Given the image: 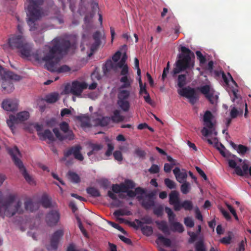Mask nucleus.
Listing matches in <instances>:
<instances>
[{
  "label": "nucleus",
  "instance_id": "f257e3e1",
  "mask_svg": "<svg viewBox=\"0 0 251 251\" xmlns=\"http://www.w3.org/2000/svg\"><path fill=\"white\" fill-rule=\"evenodd\" d=\"M51 47L45 60V66L48 70L57 73L68 72L70 70L67 65L60 66V60L63 55L70 50L75 48L71 45L68 37H58L51 42Z\"/></svg>",
  "mask_w": 251,
  "mask_h": 251
},
{
  "label": "nucleus",
  "instance_id": "f03ea898",
  "mask_svg": "<svg viewBox=\"0 0 251 251\" xmlns=\"http://www.w3.org/2000/svg\"><path fill=\"white\" fill-rule=\"evenodd\" d=\"M39 207L38 203L27 199L23 204L22 199L16 194H9L6 196L5 201L0 207V215L12 217L16 214H21L25 211L32 212Z\"/></svg>",
  "mask_w": 251,
  "mask_h": 251
},
{
  "label": "nucleus",
  "instance_id": "7ed1b4c3",
  "mask_svg": "<svg viewBox=\"0 0 251 251\" xmlns=\"http://www.w3.org/2000/svg\"><path fill=\"white\" fill-rule=\"evenodd\" d=\"M134 187L133 181L130 180H126L124 183L120 184H114L112 186V191L108 192V197L113 200L111 204L114 207H120L122 205V202L117 199V194H118L120 198H133L137 196L139 198L138 194L142 195L144 191L140 188H136L134 191L130 190V189Z\"/></svg>",
  "mask_w": 251,
  "mask_h": 251
},
{
  "label": "nucleus",
  "instance_id": "20e7f679",
  "mask_svg": "<svg viewBox=\"0 0 251 251\" xmlns=\"http://www.w3.org/2000/svg\"><path fill=\"white\" fill-rule=\"evenodd\" d=\"M43 2V0H26L25 6L26 11L27 23L30 31L37 28L36 21L45 15L40 7Z\"/></svg>",
  "mask_w": 251,
  "mask_h": 251
},
{
  "label": "nucleus",
  "instance_id": "39448f33",
  "mask_svg": "<svg viewBox=\"0 0 251 251\" xmlns=\"http://www.w3.org/2000/svg\"><path fill=\"white\" fill-rule=\"evenodd\" d=\"M179 50L181 53L178 54V59L175 64V67L171 74L174 77L175 76L186 69H191L194 66L195 55L188 48L180 46Z\"/></svg>",
  "mask_w": 251,
  "mask_h": 251
},
{
  "label": "nucleus",
  "instance_id": "423d86ee",
  "mask_svg": "<svg viewBox=\"0 0 251 251\" xmlns=\"http://www.w3.org/2000/svg\"><path fill=\"white\" fill-rule=\"evenodd\" d=\"M203 127L201 129L203 139L209 144H216L218 142L217 131L216 129V120L210 111L205 112L203 116Z\"/></svg>",
  "mask_w": 251,
  "mask_h": 251
},
{
  "label": "nucleus",
  "instance_id": "0eeeda50",
  "mask_svg": "<svg viewBox=\"0 0 251 251\" xmlns=\"http://www.w3.org/2000/svg\"><path fill=\"white\" fill-rule=\"evenodd\" d=\"M51 47L50 42L45 46L42 50L33 51L32 45L26 42L19 50L22 58L36 61L38 63H44L45 60L47 59V56Z\"/></svg>",
  "mask_w": 251,
  "mask_h": 251
},
{
  "label": "nucleus",
  "instance_id": "6e6552de",
  "mask_svg": "<svg viewBox=\"0 0 251 251\" xmlns=\"http://www.w3.org/2000/svg\"><path fill=\"white\" fill-rule=\"evenodd\" d=\"M211 145L216 147L221 154L227 158L229 167L234 169L235 173L237 175L244 176L247 174L248 166L245 163V161H243L242 159L229 153L224 146L221 144H219L218 142L217 144Z\"/></svg>",
  "mask_w": 251,
  "mask_h": 251
},
{
  "label": "nucleus",
  "instance_id": "1a4fd4ad",
  "mask_svg": "<svg viewBox=\"0 0 251 251\" xmlns=\"http://www.w3.org/2000/svg\"><path fill=\"white\" fill-rule=\"evenodd\" d=\"M20 78V76L11 72H6L0 66V81H1L2 89L4 93H9L12 92L14 90L13 81L18 80Z\"/></svg>",
  "mask_w": 251,
  "mask_h": 251
},
{
  "label": "nucleus",
  "instance_id": "9d476101",
  "mask_svg": "<svg viewBox=\"0 0 251 251\" xmlns=\"http://www.w3.org/2000/svg\"><path fill=\"white\" fill-rule=\"evenodd\" d=\"M111 120V119L109 117H102L101 115L95 113L91 119L87 116L82 118L81 119V126L83 128L92 126H107Z\"/></svg>",
  "mask_w": 251,
  "mask_h": 251
},
{
  "label": "nucleus",
  "instance_id": "9b49d317",
  "mask_svg": "<svg viewBox=\"0 0 251 251\" xmlns=\"http://www.w3.org/2000/svg\"><path fill=\"white\" fill-rule=\"evenodd\" d=\"M9 152L12 157L15 164L19 168L26 181L30 184H34L35 181L33 178L26 172L22 162L19 158L21 154L18 149L16 147H14L9 150Z\"/></svg>",
  "mask_w": 251,
  "mask_h": 251
},
{
  "label": "nucleus",
  "instance_id": "f8f14e48",
  "mask_svg": "<svg viewBox=\"0 0 251 251\" xmlns=\"http://www.w3.org/2000/svg\"><path fill=\"white\" fill-rule=\"evenodd\" d=\"M60 131L57 128H54L53 131L56 137L59 140H72L74 139L73 131L69 128V125L65 122L59 124Z\"/></svg>",
  "mask_w": 251,
  "mask_h": 251
},
{
  "label": "nucleus",
  "instance_id": "ddd939ff",
  "mask_svg": "<svg viewBox=\"0 0 251 251\" xmlns=\"http://www.w3.org/2000/svg\"><path fill=\"white\" fill-rule=\"evenodd\" d=\"M100 32H96L92 38L89 39L85 37H83L81 44V50H84L85 48L84 46L86 45L87 49H89L91 52L87 51L88 56L90 57L92 54V52L97 49V48L100 44Z\"/></svg>",
  "mask_w": 251,
  "mask_h": 251
},
{
  "label": "nucleus",
  "instance_id": "4468645a",
  "mask_svg": "<svg viewBox=\"0 0 251 251\" xmlns=\"http://www.w3.org/2000/svg\"><path fill=\"white\" fill-rule=\"evenodd\" d=\"M130 90L129 89L119 88L118 93L117 104L124 111H127L130 107L128 98L130 96Z\"/></svg>",
  "mask_w": 251,
  "mask_h": 251
},
{
  "label": "nucleus",
  "instance_id": "2eb2a0df",
  "mask_svg": "<svg viewBox=\"0 0 251 251\" xmlns=\"http://www.w3.org/2000/svg\"><path fill=\"white\" fill-rule=\"evenodd\" d=\"M87 87V84L84 82L75 81L71 84L67 85L64 89L65 93H72L77 97H81L83 90Z\"/></svg>",
  "mask_w": 251,
  "mask_h": 251
},
{
  "label": "nucleus",
  "instance_id": "dca6fc26",
  "mask_svg": "<svg viewBox=\"0 0 251 251\" xmlns=\"http://www.w3.org/2000/svg\"><path fill=\"white\" fill-rule=\"evenodd\" d=\"M29 117V113L24 111L18 113L16 116L11 115L7 120V124L13 132L15 128V125L19 123L27 120Z\"/></svg>",
  "mask_w": 251,
  "mask_h": 251
},
{
  "label": "nucleus",
  "instance_id": "f3484780",
  "mask_svg": "<svg viewBox=\"0 0 251 251\" xmlns=\"http://www.w3.org/2000/svg\"><path fill=\"white\" fill-rule=\"evenodd\" d=\"M199 89L211 103L215 104L217 102L218 94L214 90L213 87L210 83L202 86Z\"/></svg>",
  "mask_w": 251,
  "mask_h": 251
},
{
  "label": "nucleus",
  "instance_id": "a211bd4d",
  "mask_svg": "<svg viewBox=\"0 0 251 251\" xmlns=\"http://www.w3.org/2000/svg\"><path fill=\"white\" fill-rule=\"evenodd\" d=\"M232 94L233 98H232V101L234 102H236L239 104V110H237L234 105L230 106L231 109L230 111V115L232 118H236L239 114H242L243 113V107L244 104L243 102L242 99L239 97L237 92L235 90L232 91Z\"/></svg>",
  "mask_w": 251,
  "mask_h": 251
},
{
  "label": "nucleus",
  "instance_id": "6ab92c4d",
  "mask_svg": "<svg viewBox=\"0 0 251 251\" xmlns=\"http://www.w3.org/2000/svg\"><path fill=\"white\" fill-rule=\"evenodd\" d=\"M89 148L90 151L88 152L87 155L92 161L102 159V157L99 155L100 151L103 148V146L101 144H90Z\"/></svg>",
  "mask_w": 251,
  "mask_h": 251
},
{
  "label": "nucleus",
  "instance_id": "aec40b11",
  "mask_svg": "<svg viewBox=\"0 0 251 251\" xmlns=\"http://www.w3.org/2000/svg\"><path fill=\"white\" fill-rule=\"evenodd\" d=\"M25 38L22 35H14L8 39V46L12 49H20L25 43Z\"/></svg>",
  "mask_w": 251,
  "mask_h": 251
},
{
  "label": "nucleus",
  "instance_id": "412c9836",
  "mask_svg": "<svg viewBox=\"0 0 251 251\" xmlns=\"http://www.w3.org/2000/svg\"><path fill=\"white\" fill-rule=\"evenodd\" d=\"M121 56V52L120 51H117L112 56V60L114 62H112L111 60H109L105 63L102 68L103 72L105 75H106L107 73L111 71V70H116V66H117V63H118L117 62L120 59Z\"/></svg>",
  "mask_w": 251,
  "mask_h": 251
},
{
  "label": "nucleus",
  "instance_id": "4be33fe9",
  "mask_svg": "<svg viewBox=\"0 0 251 251\" xmlns=\"http://www.w3.org/2000/svg\"><path fill=\"white\" fill-rule=\"evenodd\" d=\"M177 92L180 96L187 98L193 104L195 103L197 100L194 89L190 87L179 88L177 90Z\"/></svg>",
  "mask_w": 251,
  "mask_h": 251
},
{
  "label": "nucleus",
  "instance_id": "5701e85b",
  "mask_svg": "<svg viewBox=\"0 0 251 251\" xmlns=\"http://www.w3.org/2000/svg\"><path fill=\"white\" fill-rule=\"evenodd\" d=\"M64 234L62 229L56 230L52 235L50 244L48 247L49 251H56L58 242Z\"/></svg>",
  "mask_w": 251,
  "mask_h": 251
},
{
  "label": "nucleus",
  "instance_id": "b1692460",
  "mask_svg": "<svg viewBox=\"0 0 251 251\" xmlns=\"http://www.w3.org/2000/svg\"><path fill=\"white\" fill-rule=\"evenodd\" d=\"M18 104L19 101L17 99H8L2 101V107L7 111H14L18 109Z\"/></svg>",
  "mask_w": 251,
  "mask_h": 251
},
{
  "label": "nucleus",
  "instance_id": "393cba45",
  "mask_svg": "<svg viewBox=\"0 0 251 251\" xmlns=\"http://www.w3.org/2000/svg\"><path fill=\"white\" fill-rule=\"evenodd\" d=\"M81 150L82 147L79 145L73 146L65 152V158L72 154L75 159L79 161H82L84 159V157L83 155L81 153Z\"/></svg>",
  "mask_w": 251,
  "mask_h": 251
},
{
  "label": "nucleus",
  "instance_id": "a878e982",
  "mask_svg": "<svg viewBox=\"0 0 251 251\" xmlns=\"http://www.w3.org/2000/svg\"><path fill=\"white\" fill-rule=\"evenodd\" d=\"M60 213L58 210H51L46 216V222L50 226H55L60 220Z\"/></svg>",
  "mask_w": 251,
  "mask_h": 251
},
{
  "label": "nucleus",
  "instance_id": "bb28decb",
  "mask_svg": "<svg viewBox=\"0 0 251 251\" xmlns=\"http://www.w3.org/2000/svg\"><path fill=\"white\" fill-rule=\"evenodd\" d=\"M36 129L38 131V134L41 140H48L49 141H53L54 136L50 130L48 129L43 130L41 126L39 125L36 126Z\"/></svg>",
  "mask_w": 251,
  "mask_h": 251
},
{
  "label": "nucleus",
  "instance_id": "cd10ccee",
  "mask_svg": "<svg viewBox=\"0 0 251 251\" xmlns=\"http://www.w3.org/2000/svg\"><path fill=\"white\" fill-rule=\"evenodd\" d=\"M170 204L173 205L174 208L176 211H179V194L176 191H173L169 195Z\"/></svg>",
  "mask_w": 251,
  "mask_h": 251
},
{
  "label": "nucleus",
  "instance_id": "c85d7f7f",
  "mask_svg": "<svg viewBox=\"0 0 251 251\" xmlns=\"http://www.w3.org/2000/svg\"><path fill=\"white\" fill-rule=\"evenodd\" d=\"M173 173L178 182L183 183L186 181L187 174L185 170H181L179 168L176 167L173 170Z\"/></svg>",
  "mask_w": 251,
  "mask_h": 251
},
{
  "label": "nucleus",
  "instance_id": "c756f323",
  "mask_svg": "<svg viewBox=\"0 0 251 251\" xmlns=\"http://www.w3.org/2000/svg\"><path fill=\"white\" fill-rule=\"evenodd\" d=\"M156 243L157 245L158 249L159 248H162L160 246L161 244H163L167 247H170L172 245V241L170 239L165 237L160 234H158L157 235V238L156 240Z\"/></svg>",
  "mask_w": 251,
  "mask_h": 251
},
{
  "label": "nucleus",
  "instance_id": "7c9ffc66",
  "mask_svg": "<svg viewBox=\"0 0 251 251\" xmlns=\"http://www.w3.org/2000/svg\"><path fill=\"white\" fill-rule=\"evenodd\" d=\"M229 144L232 148L235 150L240 155H244L250 150L248 147L242 145H236L232 141Z\"/></svg>",
  "mask_w": 251,
  "mask_h": 251
},
{
  "label": "nucleus",
  "instance_id": "2f4dec72",
  "mask_svg": "<svg viewBox=\"0 0 251 251\" xmlns=\"http://www.w3.org/2000/svg\"><path fill=\"white\" fill-rule=\"evenodd\" d=\"M122 83L119 88L129 89L132 83V79L129 76H123L120 80Z\"/></svg>",
  "mask_w": 251,
  "mask_h": 251
},
{
  "label": "nucleus",
  "instance_id": "473e14b6",
  "mask_svg": "<svg viewBox=\"0 0 251 251\" xmlns=\"http://www.w3.org/2000/svg\"><path fill=\"white\" fill-rule=\"evenodd\" d=\"M155 223L158 226V229L160 230L163 233L166 235L170 234V230L166 222L162 221L160 222L157 221Z\"/></svg>",
  "mask_w": 251,
  "mask_h": 251
},
{
  "label": "nucleus",
  "instance_id": "72a5a7b5",
  "mask_svg": "<svg viewBox=\"0 0 251 251\" xmlns=\"http://www.w3.org/2000/svg\"><path fill=\"white\" fill-rule=\"evenodd\" d=\"M41 202L42 205L46 208L53 207L56 205L55 202L52 203L51 202L50 200L46 195H44L42 196Z\"/></svg>",
  "mask_w": 251,
  "mask_h": 251
},
{
  "label": "nucleus",
  "instance_id": "f704fd0d",
  "mask_svg": "<svg viewBox=\"0 0 251 251\" xmlns=\"http://www.w3.org/2000/svg\"><path fill=\"white\" fill-rule=\"evenodd\" d=\"M219 75H221L222 76V78L224 81V82L227 85H230V83L235 84V82L234 81L232 77L230 75L229 73L227 74V75H226L223 71H220L218 74Z\"/></svg>",
  "mask_w": 251,
  "mask_h": 251
},
{
  "label": "nucleus",
  "instance_id": "c9c22d12",
  "mask_svg": "<svg viewBox=\"0 0 251 251\" xmlns=\"http://www.w3.org/2000/svg\"><path fill=\"white\" fill-rule=\"evenodd\" d=\"M59 99V94L57 93H53L47 95L45 100L48 103H54Z\"/></svg>",
  "mask_w": 251,
  "mask_h": 251
},
{
  "label": "nucleus",
  "instance_id": "e433bc0d",
  "mask_svg": "<svg viewBox=\"0 0 251 251\" xmlns=\"http://www.w3.org/2000/svg\"><path fill=\"white\" fill-rule=\"evenodd\" d=\"M172 230L174 232H177L178 233H182L184 231V227L183 225L177 222L172 223L170 224Z\"/></svg>",
  "mask_w": 251,
  "mask_h": 251
},
{
  "label": "nucleus",
  "instance_id": "4c0bfd02",
  "mask_svg": "<svg viewBox=\"0 0 251 251\" xmlns=\"http://www.w3.org/2000/svg\"><path fill=\"white\" fill-rule=\"evenodd\" d=\"M179 210L184 208L185 210L190 211L193 209V204L191 201L185 200L179 204Z\"/></svg>",
  "mask_w": 251,
  "mask_h": 251
},
{
  "label": "nucleus",
  "instance_id": "58836bf2",
  "mask_svg": "<svg viewBox=\"0 0 251 251\" xmlns=\"http://www.w3.org/2000/svg\"><path fill=\"white\" fill-rule=\"evenodd\" d=\"M124 119V117L121 115L120 111L116 110L114 111L113 115L111 119L114 122L118 123L123 121Z\"/></svg>",
  "mask_w": 251,
  "mask_h": 251
},
{
  "label": "nucleus",
  "instance_id": "ea45409f",
  "mask_svg": "<svg viewBox=\"0 0 251 251\" xmlns=\"http://www.w3.org/2000/svg\"><path fill=\"white\" fill-rule=\"evenodd\" d=\"M142 205L146 208H149L154 205V201L151 197L148 196L142 201Z\"/></svg>",
  "mask_w": 251,
  "mask_h": 251
},
{
  "label": "nucleus",
  "instance_id": "a19ab883",
  "mask_svg": "<svg viewBox=\"0 0 251 251\" xmlns=\"http://www.w3.org/2000/svg\"><path fill=\"white\" fill-rule=\"evenodd\" d=\"M165 212L168 215L169 222L170 224H172V223H174L175 218H176V215L174 214V213L173 212L172 209L169 207H166L165 208Z\"/></svg>",
  "mask_w": 251,
  "mask_h": 251
},
{
  "label": "nucleus",
  "instance_id": "79ce46f5",
  "mask_svg": "<svg viewBox=\"0 0 251 251\" xmlns=\"http://www.w3.org/2000/svg\"><path fill=\"white\" fill-rule=\"evenodd\" d=\"M121 69V75L123 76H128V67L127 64L117 65L116 69L117 68Z\"/></svg>",
  "mask_w": 251,
  "mask_h": 251
},
{
  "label": "nucleus",
  "instance_id": "37998d69",
  "mask_svg": "<svg viewBox=\"0 0 251 251\" xmlns=\"http://www.w3.org/2000/svg\"><path fill=\"white\" fill-rule=\"evenodd\" d=\"M186 77L185 75H180L177 78V85L179 88H183V87L186 84Z\"/></svg>",
  "mask_w": 251,
  "mask_h": 251
},
{
  "label": "nucleus",
  "instance_id": "c03bdc74",
  "mask_svg": "<svg viewBox=\"0 0 251 251\" xmlns=\"http://www.w3.org/2000/svg\"><path fill=\"white\" fill-rule=\"evenodd\" d=\"M182 183V184L181 186V191L182 193L184 194L188 193L191 188L190 183L185 181Z\"/></svg>",
  "mask_w": 251,
  "mask_h": 251
},
{
  "label": "nucleus",
  "instance_id": "a18cd8bd",
  "mask_svg": "<svg viewBox=\"0 0 251 251\" xmlns=\"http://www.w3.org/2000/svg\"><path fill=\"white\" fill-rule=\"evenodd\" d=\"M113 215L115 217H119L124 215H130V212L125 209H119L115 211Z\"/></svg>",
  "mask_w": 251,
  "mask_h": 251
},
{
  "label": "nucleus",
  "instance_id": "49530a36",
  "mask_svg": "<svg viewBox=\"0 0 251 251\" xmlns=\"http://www.w3.org/2000/svg\"><path fill=\"white\" fill-rule=\"evenodd\" d=\"M68 176L69 179L74 182L77 183L80 180L79 176L74 172H69Z\"/></svg>",
  "mask_w": 251,
  "mask_h": 251
},
{
  "label": "nucleus",
  "instance_id": "de8ad7c7",
  "mask_svg": "<svg viewBox=\"0 0 251 251\" xmlns=\"http://www.w3.org/2000/svg\"><path fill=\"white\" fill-rule=\"evenodd\" d=\"M87 192L92 197H97L100 196L99 190L94 187H90L87 189Z\"/></svg>",
  "mask_w": 251,
  "mask_h": 251
},
{
  "label": "nucleus",
  "instance_id": "09e8293b",
  "mask_svg": "<svg viewBox=\"0 0 251 251\" xmlns=\"http://www.w3.org/2000/svg\"><path fill=\"white\" fill-rule=\"evenodd\" d=\"M198 59H199L201 67H203L205 62V57L202 55L200 51H197L196 52Z\"/></svg>",
  "mask_w": 251,
  "mask_h": 251
},
{
  "label": "nucleus",
  "instance_id": "8fccbe9b",
  "mask_svg": "<svg viewBox=\"0 0 251 251\" xmlns=\"http://www.w3.org/2000/svg\"><path fill=\"white\" fill-rule=\"evenodd\" d=\"M142 231L144 235L150 236L152 234L153 229L150 226H145L142 227Z\"/></svg>",
  "mask_w": 251,
  "mask_h": 251
},
{
  "label": "nucleus",
  "instance_id": "3c124183",
  "mask_svg": "<svg viewBox=\"0 0 251 251\" xmlns=\"http://www.w3.org/2000/svg\"><path fill=\"white\" fill-rule=\"evenodd\" d=\"M184 223L185 226L189 227H192L194 226L193 219L190 217H187L184 218Z\"/></svg>",
  "mask_w": 251,
  "mask_h": 251
},
{
  "label": "nucleus",
  "instance_id": "603ef678",
  "mask_svg": "<svg viewBox=\"0 0 251 251\" xmlns=\"http://www.w3.org/2000/svg\"><path fill=\"white\" fill-rule=\"evenodd\" d=\"M218 208L220 211V212L222 214L225 218L227 220L229 221L231 219V217L230 216L229 213L224 209L222 206H219Z\"/></svg>",
  "mask_w": 251,
  "mask_h": 251
},
{
  "label": "nucleus",
  "instance_id": "864d4df0",
  "mask_svg": "<svg viewBox=\"0 0 251 251\" xmlns=\"http://www.w3.org/2000/svg\"><path fill=\"white\" fill-rule=\"evenodd\" d=\"M164 182L166 186L170 189H172L176 187L175 182L169 178H166L164 180Z\"/></svg>",
  "mask_w": 251,
  "mask_h": 251
},
{
  "label": "nucleus",
  "instance_id": "5fc2aeb1",
  "mask_svg": "<svg viewBox=\"0 0 251 251\" xmlns=\"http://www.w3.org/2000/svg\"><path fill=\"white\" fill-rule=\"evenodd\" d=\"M231 232L229 233V234L227 236L224 237L220 240V242L222 243L225 244H229L230 243L232 237H231Z\"/></svg>",
  "mask_w": 251,
  "mask_h": 251
},
{
  "label": "nucleus",
  "instance_id": "6e6d98bb",
  "mask_svg": "<svg viewBox=\"0 0 251 251\" xmlns=\"http://www.w3.org/2000/svg\"><path fill=\"white\" fill-rule=\"evenodd\" d=\"M113 156L115 160L118 161H121L123 159L122 153L120 151H116L114 152Z\"/></svg>",
  "mask_w": 251,
  "mask_h": 251
},
{
  "label": "nucleus",
  "instance_id": "4d7b16f0",
  "mask_svg": "<svg viewBox=\"0 0 251 251\" xmlns=\"http://www.w3.org/2000/svg\"><path fill=\"white\" fill-rule=\"evenodd\" d=\"M107 150L105 154L106 156L108 157L112 154V152L114 149V146L112 143H108L107 144Z\"/></svg>",
  "mask_w": 251,
  "mask_h": 251
},
{
  "label": "nucleus",
  "instance_id": "13d9d810",
  "mask_svg": "<svg viewBox=\"0 0 251 251\" xmlns=\"http://www.w3.org/2000/svg\"><path fill=\"white\" fill-rule=\"evenodd\" d=\"M108 223L112 226H113V227L117 229L118 230H119V231H121L123 233H126V232L124 230V229L121 226H120L118 224L114 223L112 222H109Z\"/></svg>",
  "mask_w": 251,
  "mask_h": 251
},
{
  "label": "nucleus",
  "instance_id": "bf43d9fd",
  "mask_svg": "<svg viewBox=\"0 0 251 251\" xmlns=\"http://www.w3.org/2000/svg\"><path fill=\"white\" fill-rule=\"evenodd\" d=\"M170 69V63L169 62H168L167 64V66L164 69L163 71V74L162 75V79L164 80L165 78L166 77L167 74L169 72V70Z\"/></svg>",
  "mask_w": 251,
  "mask_h": 251
},
{
  "label": "nucleus",
  "instance_id": "052dcab7",
  "mask_svg": "<svg viewBox=\"0 0 251 251\" xmlns=\"http://www.w3.org/2000/svg\"><path fill=\"white\" fill-rule=\"evenodd\" d=\"M149 171L151 174H155L159 172V168L158 165L153 164L149 169Z\"/></svg>",
  "mask_w": 251,
  "mask_h": 251
},
{
  "label": "nucleus",
  "instance_id": "680f3d73",
  "mask_svg": "<svg viewBox=\"0 0 251 251\" xmlns=\"http://www.w3.org/2000/svg\"><path fill=\"white\" fill-rule=\"evenodd\" d=\"M72 110H73L72 108H64L61 111V115L63 117L66 115H69L71 113Z\"/></svg>",
  "mask_w": 251,
  "mask_h": 251
},
{
  "label": "nucleus",
  "instance_id": "e2e57ef3",
  "mask_svg": "<svg viewBox=\"0 0 251 251\" xmlns=\"http://www.w3.org/2000/svg\"><path fill=\"white\" fill-rule=\"evenodd\" d=\"M195 213H196V218L201 221H202V220H203L202 216L199 208L197 207L195 208Z\"/></svg>",
  "mask_w": 251,
  "mask_h": 251
},
{
  "label": "nucleus",
  "instance_id": "0e129e2a",
  "mask_svg": "<svg viewBox=\"0 0 251 251\" xmlns=\"http://www.w3.org/2000/svg\"><path fill=\"white\" fill-rule=\"evenodd\" d=\"M196 169L200 175L203 178L204 180L207 179V176L204 172L199 167H196Z\"/></svg>",
  "mask_w": 251,
  "mask_h": 251
},
{
  "label": "nucleus",
  "instance_id": "69168bd1",
  "mask_svg": "<svg viewBox=\"0 0 251 251\" xmlns=\"http://www.w3.org/2000/svg\"><path fill=\"white\" fill-rule=\"evenodd\" d=\"M188 234H189V236H190V239L189 240V242L190 243L193 242L195 240L196 238L197 237V236H198L197 234L195 232H189Z\"/></svg>",
  "mask_w": 251,
  "mask_h": 251
},
{
  "label": "nucleus",
  "instance_id": "338daca9",
  "mask_svg": "<svg viewBox=\"0 0 251 251\" xmlns=\"http://www.w3.org/2000/svg\"><path fill=\"white\" fill-rule=\"evenodd\" d=\"M174 165H172V164H168V163H166L164 165V170L165 172L166 173H169L172 168L173 167Z\"/></svg>",
  "mask_w": 251,
  "mask_h": 251
},
{
  "label": "nucleus",
  "instance_id": "774afa93",
  "mask_svg": "<svg viewBox=\"0 0 251 251\" xmlns=\"http://www.w3.org/2000/svg\"><path fill=\"white\" fill-rule=\"evenodd\" d=\"M144 98L146 102H147L148 103L151 105H152L153 102L151 100L149 93H148L147 94H145V96H144Z\"/></svg>",
  "mask_w": 251,
  "mask_h": 251
}]
</instances>
